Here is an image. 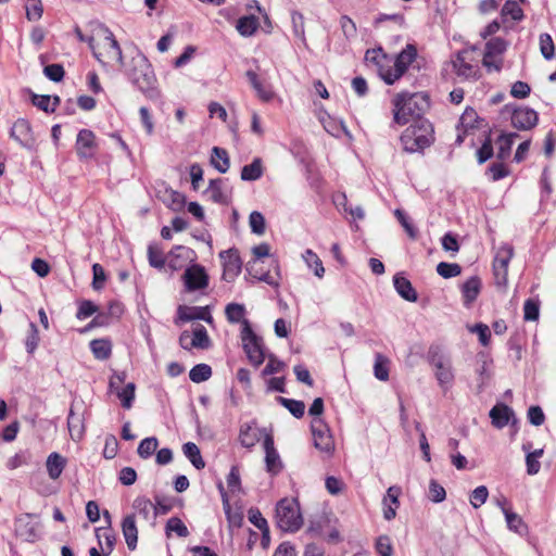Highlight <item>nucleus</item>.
Here are the masks:
<instances>
[{
	"label": "nucleus",
	"mask_w": 556,
	"mask_h": 556,
	"mask_svg": "<svg viewBox=\"0 0 556 556\" xmlns=\"http://www.w3.org/2000/svg\"><path fill=\"white\" fill-rule=\"evenodd\" d=\"M132 508L135 509V515H138L143 520L153 525L157 516V508L154 507L153 503L149 498L138 496L132 503Z\"/></svg>",
	"instance_id": "20"
},
{
	"label": "nucleus",
	"mask_w": 556,
	"mask_h": 556,
	"mask_svg": "<svg viewBox=\"0 0 556 556\" xmlns=\"http://www.w3.org/2000/svg\"><path fill=\"white\" fill-rule=\"evenodd\" d=\"M393 121L397 125H405L413 117H420L429 108L428 96L421 92H400L393 100Z\"/></svg>",
	"instance_id": "2"
},
{
	"label": "nucleus",
	"mask_w": 556,
	"mask_h": 556,
	"mask_svg": "<svg viewBox=\"0 0 556 556\" xmlns=\"http://www.w3.org/2000/svg\"><path fill=\"white\" fill-rule=\"evenodd\" d=\"M149 263L152 267L162 268L166 262L162 249L156 244L148 247Z\"/></svg>",
	"instance_id": "52"
},
{
	"label": "nucleus",
	"mask_w": 556,
	"mask_h": 556,
	"mask_svg": "<svg viewBox=\"0 0 556 556\" xmlns=\"http://www.w3.org/2000/svg\"><path fill=\"white\" fill-rule=\"evenodd\" d=\"M96 136L89 129H81L77 135L76 152L80 159H91L96 150Z\"/></svg>",
	"instance_id": "14"
},
{
	"label": "nucleus",
	"mask_w": 556,
	"mask_h": 556,
	"mask_svg": "<svg viewBox=\"0 0 556 556\" xmlns=\"http://www.w3.org/2000/svg\"><path fill=\"white\" fill-rule=\"evenodd\" d=\"M15 534L26 542H35L38 536V522L30 514H23L15 519Z\"/></svg>",
	"instance_id": "10"
},
{
	"label": "nucleus",
	"mask_w": 556,
	"mask_h": 556,
	"mask_svg": "<svg viewBox=\"0 0 556 556\" xmlns=\"http://www.w3.org/2000/svg\"><path fill=\"white\" fill-rule=\"evenodd\" d=\"M211 165L219 173L225 174L230 166L227 151L223 148L214 147L212 149Z\"/></svg>",
	"instance_id": "28"
},
{
	"label": "nucleus",
	"mask_w": 556,
	"mask_h": 556,
	"mask_svg": "<svg viewBox=\"0 0 556 556\" xmlns=\"http://www.w3.org/2000/svg\"><path fill=\"white\" fill-rule=\"evenodd\" d=\"M268 362L263 369V376H270L280 372L285 368V363L278 359L274 354L267 356Z\"/></svg>",
	"instance_id": "61"
},
{
	"label": "nucleus",
	"mask_w": 556,
	"mask_h": 556,
	"mask_svg": "<svg viewBox=\"0 0 556 556\" xmlns=\"http://www.w3.org/2000/svg\"><path fill=\"white\" fill-rule=\"evenodd\" d=\"M236 28L243 37L252 36L258 28V20L254 15L242 16L238 20Z\"/></svg>",
	"instance_id": "32"
},
{
	"label": "nucleus",
	"mask_w": 556,
	"mask_h": 556,
	"mask_svg": "<svg viewBox=\"0 0 556 556\" xmlns=\"http://www.w3.org/2000/svg\"><path fill=\"white\" fill-rule=\"evenodd\" d=\"M393 283L396 292L406 301L416 302L417 293L413 288L410 281L400 274L393 278Z\"/></svg>",
	"instance_id": "27"
},
{
	"label": "nucleus",
	"mask_w": 556,
	"mask_h": 556,
	"mask_svg": "<svg viewBox=\"0 0 556 556\" xmlns=\"http://www.w3.org/2000/svg\"><path fill=\"white\" fill-rule=\"evenodd\" d=\"M190 344L197 349H207L210 346L211 340L204 326L197 325L194 327Z\"/></svg>",
	"instance_id": "40"
},
{
	"label": "nucleus",
	"mask_w": 556,
	"mask_h": 556,
	"mask_svg": "<svg viewBox=\"0 0 556 556\" xmlns=\"http://www.w3.org/2000/svg\"><path fill=\"white\" fill-rule=\"evenodd\" d=\"M506 48V41L500 37H495L486 42L484 54H489L491 56H498L505 52Z\"/></svg>",
	"instance_id": "50"
},
{
	"label": "nucleus",
	"mask_w": 556,
	"mask_h": 556,
	"mask_svg": "<svg viewBox=\"0 0 556 556\" xmlns=\"http://www.w3.org/2000/svg\"><path fill=\"white\" fill-rule=\"evenodd\" d=\"M205 194L214 203L228 204L230 201V190L222 178L210 180Z\"/></svg>",
	"instance_id": "15"
},
{
	"label": "nucleus",
	"mask_w": 556,
	"mask_h": 556,
	"mask_svg": "<svg viewBox=\"0 0 556 556\" xmlns=\"http://www.w3.org/2000/svg\"><path fill=\"white\" fill-rule=\"evenodd\" d=\"M430 364L434 368V376L443 389H448L454 380L452 362L438 352H430Z\"/></svg>",
	"instance_id": "9"
},
{
	"label": "nucleus",
	"mask_w": 556,
	"mask_h": 556,
	"mask_svg": "<svg viewBox=\"0 0 556 556\" xmlns=\"http://www.w3.org/2000/svg\"><path fill=\"white\" fill-rule=\"evenodd\" d=\"M302 256L307 267L314 270L315 276L323 278L325 275V267L318 255L312 250L307 249Z\"/></svg>",
	"instance_id": "35"
},
{
	"label": "nucleus",
	"mask_w": 556,
	"mask_h": 556,
	"mask_svg": "<svg viewBox=\"0 0 556 556\" xmlns=\"http://www.w3.org/2000/svg\"><path fill=\"white\" fill-rule=\"evenodd\" d=\"M66 466V459L61 454L53 452L51 453L46 462L48 476L52 480H56L62 475Z\"/></svg>",
	"instance_id": "25"
},
{
	"label": "nucleus",
	"mask_w": 556,
	"mask_h": 556,
	"mask_svg": "<svg viewBox=\"0 0 556 556\" xmlns=\"http://www.w3.org/2000/svg\"><path fill=\"white\" fill-rule=\"evenodd\" d=\"M45 75L52 81H61L64 77V68L61 64H50L43 68Z\"/></svg>",
	"instance_id": "63"
},
{
	"label": "nucleus",
	"mask_w": 556,
	"mask_h": 556,
	"mask_svg": "<svg viewBox=\"0 0 556 556\" xmlns=\"http://www.w3.org/2000/svg\"><path fill=\"white\" fill-rule=\"evenodd\" d=\"M249 224L252 232L263 235L265 232V218L262 213L254 211L250 214Z\"/></svg>",
	"instance_id": "58"
},
{
	"label": "nucleus",
	"mask_w": 556,
	"mask_h": 556,
	"mask_svg": "<svg viewBox=\"0 0 556 556\" xmlns=\"http://www.w3.org/2000/svg\"><path fill=\"white\" fill-rule=\"evenodd\" d=\"M224 264V279L232 280L241 271V261L233 250L223 251L219 254Z\"/></svg>",
	"instance_id": "17"
},
{
	"label": "nucleus",
	"mask_w": 556,
	"mask_h": 556,
	"mask_svg": "<svg viewBox=\"0 0 556 556\" xmlns=\"http://www.w3.org/2000/svg\"><path fill=\"white\" fill-rule=\"evenodd\" d=\"M538 113L529 108L516 109L511 115V125L518 130H529L538 124Z\"/></svg>",
	"instance_id": "13"
},
{
	"label": "nucleus",
	"mask_w": 556,
	"mask_h": 556,
	"mask_svg": "<svg viewBox=\"0 0 556 556\" xmlns=\"http://www.w3.org/2000/svg\"><path fill=\"white\" fill-rule=\"evenodd\" d=\"M278 403L286 407L295 418H301L305 413V404L302 401L287 399L282 396L277 397Z\"/></svg>",
	"instance_id": "41"
},
{
	"label": "nucleus",
	"mask_w": 556,
	"mask_h": 556,
	"mask_svg": "<svg viewBox=\"0 0 556 556\" xmlns=\"http://www.w3.org/2000/svg\"><path fill=\"white\" fill-rule=\"evenodd\" d=\"M518 135L515 132L510 134H503L497 139V159L505 160L509 156L510 150L514 143L515 138H517Z\"/></svg>",
	"instance_id": "33"
},
{
	"label": "nucleus",
	"mask_w": 556,
	"mask_h": 556,
	"mask_svg": "<svg viewBox=\"0 0 556 556\" xmlns=\"http://www.w3.org/2000/svg\"><path fill=\"white\" fill-rule=\"evenodd\" d=\"M434 141L432 124L422 118H418L408 126L401 136L403 149L414 153L422 151L430 147Z\"/></svg>",
	"instance_id": "3"
},
{
	"label": "nucleus",
	"mask_w": 556,
	"mask_h": 556,
	"mask_svg": "<svg viewBox=\"0 0 556 556\" xmlns=\"http://www.w3.org/2000/svg\"><path fill=\"white\" fill-rule=\"evenodd\" d=\"M165 195L166 199L164 201L173 211H179L184 207L185 197L181 193L174 190H167Z\"/></svg>",
	"instance_id": "57"
},
{
	"label": "nucleus",
	"mask_w": 556,
	"mask_h": 556,
	"mask_svg": "<svg viewBox=\"0 0 556 556\" xmlns=\"http://www.w3.org/2000/svg\"><path fill=\"white\" fill-rule=\"evenodd\" d=\"M437 271L443 278H452L460 274L462 267L456 263L441 262L437 266Z\"/></svg>",
	"instance_id": "54"
},
{
	"label": "nucleus",
	"mask_w": 556,
	"mask_h": 556,
	"mask_svg": "<svg viewBox=\"0 0 556 556\" xmlns=\"http://www.w3.org/2000/svg\"><path fill=\"white\" fill-rule=\"evenodd\" d=\"M278 527L283 531H296L302 525L300 507L294 498H282L276 508Z\"/></svg>",
	"instance_id": "6"
},
{
	"label": "nucleus",
	"mask_w": 556,
	"mask_h": 556,
	"mask_svg": "<svg viewBox=\"0 0 556 556\" xmlns=\"http://www.w3.org/2000/svg\"><path fill=\"white\" fill-rule=\"evenodd\" d=\"M401 494V489L399 486L392 485L388 489L387 495L383 497V517L387 520H391L396 515V509L400 506L399 496Z\"/></svg>",
	"instance_id": "23"
},
{
	"label": "nucleus",
	"mask_w": 556,
	"mask_h": 556,
	"mask_svg": "<svg viewBox=\"0 0 556 556\" xmlns=\"http://www.w3.org/2000/svg\"><path fill=\"white\" fill-rule=\"evenodd\" d=\"M503 514L509 530L521 533L526 529V526L519 515L513 513L507 507H503Z\"/></svg>",
	"instance_id": "45"
},
{
	"label": "nucleus",
	"mask_w": 556,
	"mask_h": 556,
	"mask_svg": "<svg viewBox=\"0 0 556 556\" xmlns=\"http://www.w3.org/2000/svg\"><path fill=\"white\" fill-rule=\"evenodd\" d=\"M540 50L546 60H551L554 56L555 46L548 34H542L540 36Z\"/></svg>",
	"instance_id": "60"
},
{
	"label": "nucleus",
	"mask_w": 556,
	"mask_h": 556,
	"mask_svg": "<svg viewBox=\"0 0 556 556\" xmlns=\"http://www.w3.org/2000/svg\"><path fill=\"white\" fill-rule=\"evenodd\" d=\"M365 59L368 62L375 63L378 66V73L380 74L381 66H388L391 63V59L388 58L381 49L367 50Z\"/></svg>",
	"instance_id": "47"
},
{
	"label": "nucleus",
	"mask_w": 556,
	"mask_h": 556,
	"mask_svg": "<svg viewBox=\"0 0 556 556\" xmlns=\"http://www.w3.org/2000/svg\"><path fill=\"white\" fill-rule=\"evenodd\" d=\"M43 12L40 0H31L26 5V15L29 21H37L41 17Z\"/></svg>",
	"instance_id": "64"
},
{
	"label": "nucleus",
	"mask_w": 556,
	"mask_h": 556,
	"mask_svg": "<svg viewBox=\"0 0 556 556\" xmlns=\"http://www.w3.org/2000/svg\"><path fill=\"white\" fill-rule=\"evenodd\" d=\"M122 531L125 538L127 547L135 549L138 542V529L136 525V515H127L122 521Z\"/></svg>",
	"instance_id": "24"
},
{
	"label": "nucleus",
	"mask_w": 556,
	"mask_h": 556,
	"mask_svg": "<svg viewBox=\"0 0 556 556\" xmlns=\"http://www.w3.org/2000/svg\"><path fill=\"white\" fill-rule=\"evenodd\" d=\"M467 52L460 51L456 54L455 59L453 60V68L457 76L469 79L473 78L476 79L478 77V67L470 64L467 61Z\"/></svg>",
	"instance_id": "19"
},
{
	"label": "nucleus",
	"mask_w": 556,
	"mask_h": 556,
	"mask_svg": "<svg viewBox=\"0 0 556 556\" xmlns=\"http://www.w3.org/2000/svg\"><path fill=\"white\" fill-rule=\"evenodd\" d=\"M225 315L229 323L237 324L245 320V307L243 304L239 303H229L225 308Z\"/></svg>",
	"instance_id": "39"
},
{
	"label": "nucleus",
	"mask_w": 556,
	"mask_h": 556,
	"mask_svg": "<svg viewBox=\"0 0 556 556\" xmlns=\"http://www.w3.org/2000/svg\"><path fill=\"white\" fill-rule=\"evenodd\" d=\"M100 549L104 556H109L113 549L115 544V535L113 534L111 529L99 528L96 531Z\"/></svg>",
	"instance_id": "29"
},
{
	"label": "nucleus",
	"mask_w": 556,
	"mask_h": 556,
	"mask_svg": "<svg viewBox=\"0 0 556 556\" xmlns=\"http://www.w3.org/2000/svg\"><path fill=\"white\" fill-rule=\"evenodd\" d=\"M417 49L414 45H407L388 66H381L380 77L387 85H393L407 71L408 66L415 61Z\"/></svg>",
	"instance_id": "4"
},
{
	"label": "nucleus",
	"mask_w": 556,
	"mask_h": 556,
	"mask_svg": "<svg viewBox=\"0 0 556 556\" xmlns=\"http://www.w3.org/2000/svg\"><path fill=\"white\" fill-rule=\"evenodd\" d=\"M182 452L197 469H203L205 467V463L197 444L192 442L185 443Z\"/></svg>",
	"instance_id": "34"
},
{
	"label": "nucleus",
	"mask_w": 556,
	"mask_h": 556,
	"mask_svg": "<svg viewBox=\"0 0 556 556\" xmlns=\"http://www.w3.org/2000/svg\"><path fill=\"white\" fill-rule=\"evenodd\" d=\"M67 428L72 440L78 442L85 434V422L81 414L76 412V405H72L67 417Z\"/></svg>",
	"instance_id": "21"
},
{
	"label": "nucleus",
	"mask_w": 556,
	"mask_h": 556,
	"mask_svg": "<svg viewBox=\"0 0 556 556\" xmlns=\"http://www.w3.org/2000/svg\"><path fill=\"white\" fill-rule=\"evenodd\" d=\"M157 446H159V441L155 437L146 438L140 442V444L138 446V450H137L138 455L141 458L147 459L154 454Z\"/></svg>",
	"instance_id": "46"
},
{
	"label": "nucleus",
	"mask_w": 556,
	"mask_h": 556,
	"mask_svg": "<svg viewBox=\"0 0 556 556\" xmlns=\"http://www.w3.org/2000/svg\"><path fill=\"white\" fill-rule=\"evenodd\" d=\"M11 136L26 149L30 150L35 147L36 139L34 137L30 124L24 118H20L13 124Z\"/></svg>",
	"instance_id": "12"
},
{
	"label": "nucleus",
	"mask_w": 556,
	"mask_h": 556,
	"mask_svg": "<svg viewBox=\"0 0 556 556\" xmlns=\"http://www.w3.org/2000/svg\"><path fill=\"white\" fill-rule=\"evenodd\" d=\"M389 358L380 353L376 354L374 375L380 381H387L389 379Z\"/></svg>",
	"instance_id": "38"
},
{
	"label": "nucleus",
	"mask_w": 556,
	"mask_h": 556,
	"mask_svg": "<svg viewBox=\"0 0 556 556\" xmlns=\"http://www.w3.org/2000/svg\"><path fill=\"white\" fill-rule=\"evenodd\" d=\"M136 386L132 382L127 383L123 389L119 388L116 391L118 399L122 401V405L129 409L132 406L135 399Z\"/></svg>",
	"instance_id": "48"
},
{
	"label": "nucleus",
	"mask_w": 556,
	"mask_h": 556,
	"mask_svg": "<svg viewBox=\"0 0 556 556\" xmlns=\"http://www.w3.org/2000/svg\"><path fill=\"white\" fill-rule=\"evenodd\" d=\"M489 491L484 485L476 488L470 495V503L475 508L480 507L488 500Z\"/></svg>",
	"instance_id": "62"
},
{
	"label": "nucleus",
	"mask_w": 556,
	"mask_h": 556,
	"mask_svg": "<svg viewBox=\"0 0 556 556\" xmlns=\"http://www.w3.org/2000/svg\"><path fill=\"white\" fill-rule=\"evenodd\" d=\"M90 350L97 359L104 361L111 356L112 343L108 339H94L90 342Z\"/></svg>",
	"instance_id": "30"
},
{
	"label": "nucleus",
	"mask_w": 556,
	"mask_h": 556,
	"mask_svg": "<svg viewBox=\"0 0 556 556\" xmlns=\"http://www.w3.org/2000/svg\"><path fill=\"white\" fill-rule=\"evenodd\" d=\"M314 447L330 458L336 450L334 440L328 425L323 418H314L311 424Z\"/></svg>",
	"instance_id": "8"
},
{
	"label": "nucleus",
	"mask_w": 556,
	"mask_h": 556,
	"mask_svg": "<svg viewBox=\"0 0 556 556\" xmlns=\"http://www.w3.org/2000/svg\"><path fill=\"white\" fill-rule=\"evenodd\" d=\"M503 16H510L514 21H521L523 18L522 9L515 0H507L501 11Z\"/></svg>",
	"instance_id": "51"
},
{
	"label": "nucleus",
	"mask_w": 556,
	"mask_h": 556,
	"mask_svg": "<svg viewBox=\"0 0 556 556\" xmlns=\"http://www.w3.org/2000/svg\"><path fill=\"white\" fill-rule=\"evenodd\" d=\"M481 290V280L477 276L470 277L462 286L464 303L469 306L479 295Z\"/></svg>",
	"instance_id": "26"
},
{
	"label": "nucleus",
	"mask_w": 556,
	"mask_h": 556,
	"mask_svg": "<svg viewBox=\"0 0 556 556\" xmlns=\"http://www.w3.org/2000/svg\"><path fill=\"white\" fill-rule=\"evenodd\" d=\"M126 75L149 100L155 101L162 97L153 67L141 51L138 50L131 58Z\"/></svg>",
	"instance_id": "1"
},
{
	"label": "nucleus",
	"mask_w": 556,
	"mask_h": 556,
	"mask_svg": "<svg viewBox=\"0 0 556 556\" xmlns=\"http://www.w3.org/2000/svg\"><path fill=\"white\" fill-rule=\"evenodd\" d=\"M428 497L433 503H441L446 497L445 489L440 483H438V481L432 479L429 483Z\"/></svg>",
	"instance_id": "55"
},
{
	"label": "nucleus",
	"mask_w": 556,
	"mask_h": 556,
	"mask_svg": "<svg viewBox=\"0 0 556 556\" xmlns=\"http://www.w3.org/2000/svg\"><path fill=\"white\" fill-rule=\"evenodd\" d=\"M207 315L206 307H188V306H179L178 307V317L182 321H191L195 319L205 318Z\"/></svg>",
	"instance_id": "36"
},
{
	"label": "nucleus",
	"mask_w": 556,
	"mask_h": 556,
	"mask_svg": "<svg viewBox=\"0 0 556 556\" xmlns=\"http://www.w3.org/2000/svg\"><path fill=\"white\" fill-rule=\"evenodd\" d=\"M212 376V368L206 364H198L189 372L192 382L200 383L206 381Z\"/></svg>",
	"instance_id": "44"
},
{
	"label": "nucleus",
	"mask_w": 556,
	"mask_h": 556,
	"mask_svg": "<svg viewBox=\"0 0 556 556\" xmlns=\"http://www.w3.org/2000/svg\"><path fill=\"white\" fill-rule=\"evenodd\" d=\"M249 520L251 521V523H253L257 529H260L263 532L264 538L268 535L269 530H268L267 521L262 516V514L258 509L251 508L249 510Z\"/></svg>",
	"instance_id": "56"
},
{
	"label": "nucleus",
	"mask_w": 556,
	"mask_h": 556,
	"mask_svg": "<svg viewBox=\"0 0 556 556\" xmlns=\"http://www.w3.org/2000/svg\"><path fill=\"white\" fill-rule=\"evenodd\" d=\"M39 331L34 323L29 324V330L25 339V348L29 354H33L39 344Z\"/></svg>",
	"instance_id": "53"
},
{
	"label": "nucleus",
	"mask_w": 556,
	"mask_h": 556,
	"mask_svg": "<svg viewBox=\"0 0 556 556\" xmlns=\"http://www.w3.org/2000/svg\"><path fill=\"white\" fill-rule=\"evenodd\" d=\"M31 102L35 106L48 113L54 112L55 108L60 103V98L58 96L51 98L50 96L34 94Z\"/></svg>",
	"instance_id": "37"
},
{
	"label": "nucleus",
	"mask_w": 556,
	"mask_h": 556,
	"mask_svg": "<svg viewBox=\"0 0 556 556\" xmlns=\"http://www.w3.org/2000/svg\"><path fill=\"white\" fill-rule=\"evenodd\" d=\"M89 46L94 58L102 65H106L112 61L123 63L122 49L111 30L105 29L103 40L97 45L93 43V39H89Z\"/></svg>",
	"instance_id": "5"
},
{
	"label": "nucleus",
	"mask_w": 556,
	"mask_h": 556,
	"mask_svg": "<svg viewBox=\"0 0 556 556\" xmlns=\"http://www.w3.org/2000/svg\"><path fill=\"white\" fill-rule=\"evenodd\" d=\"M263 164L260 157L253 160L249 165H244L241 169L240 177L244 181H254L262 177Z\"/></svg>",
	"instance_id": "31"
},
{
	"label": "nucleus",
	"mask_w": 556,
	"mask_h": 556,
	"mask_svg": "<svg viewBox=\"0 0 556 556\" xmlns=\"http://www.w3.org/2000/svg\"><path fill=\"white\" fill-rule=\"evenodd\" d=\"M492 425L497 429H503L514 418V410L506 404H496L489 413Z\"/></svg>",
	"instance_id": "22"
},
{
	"label": "nucleus",
	"mask_w": 556,
	"mask_h": 556,
	"mask_svg": "<svg viewBox=\"0 0 556 556\" xmlns=\"http://www.w3.org/2000/svg\"><path fill=\"white\" fill-rule=\"evenodd\" d=\"M264 450H265V463L267 471L276 475L278 473L281 468L282 464L279 457V454L277 453L275 446H274V439L271 435H266L264 439Z\"/></svg>",
	"instance_id": "18"
},
{
	"label": "nucleus",
	"mask_w": 556,
	"mask_h": 556,
	"mask_svg": "<svg viewBox=\"0 0 556 556\" xmlns=\"http://www.w3.org/2000/svg\"><path fill=\"white\" fill-rule=\"evenodd\" d=\"M166 534L169 535L170 532H175L180 538H187L189 535V530L186 525L178 517H172L166 522Z\"/></svg>",
	"instance_id": "49"
},
{
	"label": "nucleus",
	"mask_w": 556,
	"mask_h": 556,
	"mask_svg": "<svg viewBox=\"0 0 556 556\" xmlns=\"http://www.w3.org/2000/svg\"><path fill=\"white\" fill-rule=\"evenodd\" d=\"M241 340L250 363L255 367L262 365L265 359L263 342L262 339L253 332L249 320L243 321Z\"/></svg>",
	"instance_id": "7"
},
{
	"label": "nucleus",
	"mask_w": 556,
	"mask_h": 556,
	"mask_svg": "<svg viewBox=\"0 0 556 556\" xmlns=\"http://www.w3.org/2000/svg\"><path fill=\"white\" fill-rule=\"evenodd\" d=\"M185 286L188 291H195L207 287L208 277L203 266L194 264L184 274Z\"/></svg>",
	"instance_id": "11"
},
{
	"label": "nucleus",
	"mask_w": 556,
	"mask_h": 556,
	"mask_svg": "<svg viewBox=\"0 0 556 556\" xmlns=\"http://www.w3.org/2000/svg\"><path fill=\"white\" fill-rule=\"evenodd\" d=\"M514 255V249L509 244H502L495 254L493 266L508 267Z\"/></svg>",
	"instance_id": "43"
},
{
	"label": "nucleus",
	"mask_w": 556,
	"mask_h": 556,
	"mask_svg": "<svg viewBox=\"0 0 556 556\" xmlns=\"http://www.w3.org/2000/svg\"><path fill=\"white\" fill-rule=\"evenodd\" d=\"M239 440L242 446L251 448L258 441V434L256 429H253L249 425H244L240 429Z\"/></svg>",
	"instance_id": "42"
},
{
	"label": "nucleus",
	"mask_w": 556,
	"mask_h": 556,
	"mask_svg": "<svg viewBox=\"0 0 556 556\" xmlns=\"http://www.w3.org/2000/svg\"><path fill=\"white\" fill-rule=\"evenodd\" d=\"M194 252L190 248L177 245L168 253L166 262L173 270L181 269L188 262L193 261Z\"/></svg>",
	"instance_id": "16"
},
{
	"label": "nucleus",
	"mask_w": 556,
	"mask_h": 556,
	"mask_svg": "<svg viewBox=\"0 0 556 556\" xmlns=\"http://www.w3.org/2000/svg\"><path fill=\"white\" fill-rule=\"evenodd\" d=\"M291 21H292V28H293L294 35L305 43L306 39H305L303 15L299 12H292Z\"/></svg>",
	"instance_id": "59"
}]
</instances>
